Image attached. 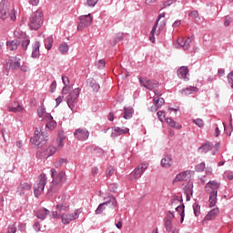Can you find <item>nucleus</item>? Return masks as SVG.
I'll return each instance as SVG.
<instances>
[{"instance_id":"f257e3e1","label":"nucleus","mask_w":233,"mask_h":233,"mask_svg":"<svg viewBox=\"0 0 233 233\" xmlns=\"http://www.w3.org/2000/svg\"><path fill=\"white\" fill-rule=\"evenodd\" d=\"M0 19L5 21V19L10 21H15V10L13 5H10L8 0H2L0 2Z\"/></svg>"},{"instance_id":"f03ea898","label":"nucleus","mask_w":233,"mask_h":233,"mask_svg":"<svg viewBox=\"0 0 233 233\" xmlns=\"http://www.w3.org/2000/svg\"><path fill=\"white\" fill-rule=\"evenodd\" d=\"M117 205V200L114 197H109V199L98 206L96 209V214H103L104 212H110L114 210Z\"/></svg>"},{"instance_id":"7ed1b4c3","label":"nucleus","mask_w":233,"mask_h":233,"mask_svg":"<svg viewBox=\"0 0 233 233\" xmlns=\"http://www.w3.org/2000/svg\"><path fill=\"white\" fill-rule=\"evenodd\" d=\"M43 25V12L36 11L29 18L28 26L31 30H39Z\"/></svg>"},{"instance_id":"20e7f679","label":"nucleus","mask_w":233,"mask_h":233,"mask_svg":"<svg viewBox=\"0 0 233 233\" xmlns=\"http://www.w3.org/2000/svg\"><path fill=\"white\" fill-rule=\"evenodd\" d=\"M79 94H81V89L76 87L71 91L66 98L67 106L70 110H72V112H74V108H76V105H77V98L79 97Z\"/></svg>"},{"instance_id":"39448f33","label":"nucleus","mask_w":233,"mask_h":233,"mask_svg":"<svg viewBox=\"0 0 233 233\" xmlns=\"http://www.w3.org/2000/svg\"><path fill=\"white\" fill-rule=\"evenodd\" d=\"M45 185H46V175L41 174L38 177L36 183L34 185V192L35 198H39L43 194L45 190Z\"/></svg>"},{"instance_id":"423d86ee","label":"nucleus","mask_w":233,"mask_h":233,"mask_svg":"<svg viewBox=\"0 0 233 233\" xmlns=\"http://www.w3.org/2000/svg\"><path fill=\"white\" fill-rule=\"evenodd\" d=\"M45 141H46L45 132L41 130V127H36L35 130V135L31 138V142L33 145H35V147H41V144L45 143Z\"/></svg>"},{"instance_id":"0eeeda50","label":"nucleus","mask_w":233,"mask_h":233,"mask_svg":"<svg viewBox=\"0 0 233 233\" xmlns=\"http://www.w3.org/2000/svg\"><path fill=\"white\" fill-rule=\"evenodd\" d=\"M82 213H83V209L81 208L76 209L74 214L63 213L61 215L62 223H64V225H68L70 221H74L75 219H77V218H79V214H82Z\"/></svg>"},{"instance_id":"6e6552de","label":"nucleus","mask_w":233,"mask_h":233,"mask_svg":"<svg viewBox=\"0 0 233 233\" xmlns=\"http://www.w3.org/2000/svg\"><path fill=\"white\" fill-rule=\"evenodd\" d=\"M55 201L57 203L56 205V210H59L60 212H65L68 211L70 208V202H68V199L66 197L62 196V199L56 198Z\"/></svg>"},{"instance_id":"1a4fd4ad","label":"nucleus","mask_w":233,"mask_h":233,"mask_svg":"<svg viewBox=\"0 0 233 233\" xmlns=\"http://www.w3.org/2000/svg\"><path fill=\"white\" fill-rule=\"evenodd\" d=\"M166 26L165 22H160V25L157 29V21L155 22V25L150 32L151 35L149 36V41H152L153 43H156V37L155 35H159L161 34V30H163ZM157 30V32H156Z\"/></svg>"},{"instance_id":"9d476101","label":"nucleus","mask_w":233,"mask_h":233,"mask_svg":"<svg viewBox=\"0 0 233 233\" xmlns=\"http://www.w3.org/2000/svg\"><path fill=\"white\" fill-rule=\"evenodd\" d=\"M92 15L90 14L81 15L80 16V23L78 24L77 30H83L86 28V26H90L92 25Z\"/></svg>"},{"instance_id":"9b49d317","label":"nucleus","mask_w":233,"mask_h":233,"mask_svg":"<svg viewBox=\"0 0 233 233\" xmlns=\"http://www.w3.org/2000/svg\"><path fill=\"white\" fill-rule=\"evenodd\" d=\"M140 85L144 86L147 90H154L159 85L158 81L151 80L148 78H139Z\"/></svg>"},{"instance_id":"f8f14e48","label":"nucleus","mask_w":233,"mask_h":233,"mask_svg":"<svg viewBox=\"0 0 233 233\" xmlns=\"http://www.w3.org/2000/svg\"><path fill=\"white\" fill-rule=\"evenodd\" d=\"M221 187V184L216 180H211L206 184L205 190L207 193H218V189Z\"/></svg>"},{"instance_id":"ddd939ff","label":"nucleus","mask_w":233,"mask_h":233,"mask_svg":"<svg viewBox=\"0 0 233 233\" xmlns=\"http://www.w3.org/2000/svg\"><path fill=\"white\" fill-rule=\"evenodd\" d=\"M74 136H76L79 141H86L90 136V133L88 130H86V128H78L75 131Z\"/></svg>"},{"instance_id":"4468645a","label":"nucleus","mask_w":233,"mask_h":233,"mask_svg":"<svg viewBox=\"0 0 233 233\" xmlns=\"http://www.w3.org/2000/svg\"><path fill=\"white\" fill-rule=\"evenodd\" d=\"M191 172L187 170L178 173L173 180V183H178L179 181H188L190 179Z\"/></svg>"},{"instance_id":"2eb2a0df","label":"nucleus","mask_w":233,"mask_h":233,"mask_svg":"<svg viewBox=\"0 0 233 233\" xmlns=\"http://www.w3.org/2000/svg\"><path fill=\"white\" fill-rule=\"evenodd\" d=\"M45 121H46V127L49 130H54L57 127V123L54 120L52 115L46 113L44 117Z\"/></svg>"},{"instance_id":"dca6fc26","label":"nucleus","mask_w":233,"mask_h":233,"mask_svg":"<svg viewBox=\"0 0 233 233\" xmlns=\"http://www.w3.org/2000/svg\"><path fill=\"white\" fill-rule=\"evenodd\" d=\"M177 43L178 46H181L184 50H188V48H190V44L192 43V38L187 37L184 40L183 37H178Z\"/></svg>"},{"instance_id":"f3484780","label":"nucleus","mask_w":233,"mask_h":233,"mask_svg":"<svg viewBox=\"0 0 233 233\" xmlns=\"http://www.w3.org/2000/svg\"><path fill=\"white\" fill-rule=\"evenodd\" d=\"M218 214H219V208H213L206 215V217L204 218L203 223H205V221H212L216 219Z\"/></svg>"},{"instance_id":"a211bd4d","label":"nucleus","mask_w":233,"mask_h":233,"mask_svg":"<svg viewBox=\"0 0 233 233\" xmlns=\"http://www.w3.org/2000/svg\"><path fill=\"white\" fill-rule=\"evenodd\" d=\"M39 48H41V44H39V42H35L33 44V49H32V57L34 59H37V57L41 56V51H39Z\"/></svg>"},{"instance_id":"6ab92c4d","label":"nucleus","mask_w":233,"mask_h":233,"mask_svg":"<svg viewBox=\"0 0 233 233\" xmlns=\"http://www.w3.org/2000/svg\"><path fill=\"white\" fill-rule=\"evenodd\" d=\"M177 76L179 77V79H188V67L181 66L177 70Z\"/></svg>"},{"instance_id":"aec40b11","label":"nucleus","mask_w":233,"mask_h":233,"mask_svg":"<svg viewBox=\"0 0 233 233\" xmlns=\"http://www.w3.org/2000/svg\"><path fill=\"white\" fill-rule=\"evenodd\" d=\"M31 188L32 184L24 182L18 187L17 192H19V194H25V192H28V190H30Z\"/></svg>"},{"instance_id":"412c9836","label":"nucleus","mask_w":233,"mask_h":233,"mask_svg":"<svg viewBox=\"0 0 233 233\" xmlns=\"http://www.w3.org/2000/svg\"><path fill=\"white\" fill-rule=\"evenodd\" d=\"M50 215V211L45 208H40L36 213L38 219H46V216Z\"/></svg>"},{"instance_id":"4be33fe9","label":"nucleus","mask_w":233,"mask_h":233,"mask_svg":"<svg viewBox=\"0 0 233 233\" xmlns=\"http://www.w3.org/2000/svg\"><path fill=\"white\" fill-rule=\"evenodd\" d=\"M210 150H212V144L210 142L205 143L198 148L199 154H208Z\"/></svg>"},{"instance_id":"5701e85b","label":"nucleus","mask_w":233,"mask_h":233,"mask_svg":"<svg viewBox=\"0 0 233 233\" xmlns=\"http://www.w3.org/2000/svg\"><path fill=\"white\" fill-rule=\"evenodd\" d=\"M161 167L164 168H170V167H172V157L167 156L162 158Z\"/></svg>"},{"instance_id":"b1692460","label":"nucleus","mask_w":233,"mask_h":233,"mask_svg":"<svg viewBox=\"0 0 233 233\" xmlns=\"http://www.w3.org/2000/svg\"><path fill=\"white\" fill-rule=\"evenodd\" d=\"M209 196V207H216V203H218V193L213 192V193H208Z\"/></svg>"},{"instance_id":"393cba45","label":"nucleus","mask_w":233,"mask_h":233,"mask_svg":"<svg viewBox=\"0 0 233 233\" xmlns=\"http://www.w3.org/2000/svg\"><path fill=\"white\" fill-rule=\"evenodd\" d=\"M6 46L8 50H10L11 52L14 50H17V47L19 46V41L17 40L7 41Z\"/></svg>"},{"instance_id":"a878e982","label":"nucleus","mask_w":233,"mask_h":233,"mask_svg":"<svg viewBox=\"0 0 233 233\" xmlns=\"http://www.w3.org/2000/svg\"><path fill=\"white\" fill-rule=\"evenodd\" d=\"M133 114H134V108L125 107L123 117H124V119H131Z\"/></svg>"},{"instance_id":"bb28decb","label":"nucleus","mask_w":233,"mask_h":233,"mask_svg":"<svg viewBox=\"0 0 233 233\" xmlns=\"http://www.w3.org/2000/svg\"><path fill=\"white\" fill-rule=\"evenodd\" d=\"M143 176V173L140 171L138 167L135 168V170L130 174V179L131 181H134V179H139Z\"/></svg>"},{"instance_id":"cd10ccee","label":"nucleus","mask_w":233,"mask_h":233,"mask_svg":"<svg viewBox=\"0 0 233 233\" xmlns=\"http://www.w3.org/2000/svg\"><path fill=\"white\" fill-rule=\"evenodd\" d=\"M63 179H65V172L60 171L56 177H55V179H53V183H55L56 185H59V183H61L63 181Z\"/></svg>"},{"instance_id":"c85d7f7f","label":"nucleus","mask_w":233,"mask_h":233,"mask_svg":"<svg viewBox=\"0 0 233 233\" xmlns=\"http://www.w3.org/2000/svg\"><path fill=\"white\" fill-rule=\"evenodd\" d=\"M54 45V38L52 36H48L45 39V47L46 50H52V46Z\"/></svg>"},{"instance_id":"c756f323","label":"nucleus","mask_w":233,"mask_h":233,"mask_svg":"<svg viewBox=\"0 0 233 233\" xmlns=\"http://www.w3.org/2000/svg\"><path fill=\"white\" fill-rule=\"evenodd\" d=\"M188 16L191 17L195 21V23H198L200 21L199 13L198 11H190L188 13Z\"/></svg>"},{"instance_id":"7c9ffc66","label":"nucleus","mask_w":233,"mask_h":233,"mask_svg":"<svg viewBox=\"0 0 233 233\" xmlns=\"http://www.w3.org/2000/svg\"><path fill=\"white\" fill-rule=\"evenodd\" d=\"M177 212H179L181 217V222H183V219H185V205H180L176 208Z\"/></svg>"},{"instance_id":"2f4dec72","label":"nucleus","mask_w":233,"mask_h":233,"mask_svg":"<svg viewBox=\"0 0 233 233\" xmlns=\"http://www.w3.org/2000/svg\"><path fill=\"white\" fill-rule=\"evenodd\" d=\"M166 122L168 124L169 127H172V128H181V126L176 123V121H174V119L172 118H167Z\"/></svg>"},{"instance_id":"473e14b6","label":"nucleus","mask_w":233,"mask_h":233,"mask_svg":"<svg viewBox=\"0 0 233 233\" xmlns=\"http://www.w3.org/2000/svg\"><path fill=\"white\" fill-rule=\"evenodd\" d=\"M57 150H59L58 148H56V147L51 146L49 147L46 151V156H54V154H56L57 152Z\"/></svg>"},{"instance_id":"72a5a7b5","label":"nucleus","mask_w":233,"mask_h":233,"mask_svg":"<svg viewBox=\"0 0 233 233\" xmlns=\"http://www.w3.org/2000/svg\"><path fill=\"white\" fill-rule=\"evenodd\" d=\"M9 112H23V110H25V108L23 107V106L21 105H17L16 106H9L8 107Z\"/></svg>"},{"instance_id":"f704fd0d","label":"nucleus","mask_w":233,"mask_h":233,"mask_svg":"<svg viewBox=\"0 0 233 233\" xmlns=\"http://www.w3.org/2000/svg\"><path fill=\"white\" fill-rule=\"evenodd\" d=\"M193 92H198V87L196 86H189L184 90H182V94L188 96V94H192Z\"/></svg>"},{"instance_id":"c9c22d12","label":"nucleus","mask_w":233,"mask_h":233,"mask_svg":"<svg viewBox=\"0 0 233 233\" xmlns=\"http://www.w3.org/2000/svg\"><path fill=\"white\" fill-rule=\"evenodd\" d=\"M19 61L20 59L15 58V61L10 64V67L13 68V70H17V68H20L21 63Z\"/></svg>"},{"instance_id":"e433bc0d","label":"nucleus","mask_w":233,"mask_h":233,"mask_svg":"<svg viewBox=\"0 0 233 233\" xmlns=\"http://www.w3.org/2000/svg\"><path fill=\"white\" fill-rule=\"evenodd\" d=\"M66 163H68L67 159L60 158L59 160L55 162V167L56 168H59V167H63V165H66Z\"/></svg>"},{"instance_id":"4c0bfd02","label":"nucleus","mask_w":233,"mask_h":233,"mask_svg":"<svg viewBox=\"0 0 233 233\" xmlns=\"http://www.w3.org/2000/svg\"><path fill=\"white\" fill-rule=\"evenodd\" d=\"M59 51L61 54H67L68 53V44L62 43L59 46Z\"/></svg>"},{"instance_id":"58836bf2","label":"nucleus","mask_w":233,"mask_h":233,"mask_svg":"<svg viewBox=\"0 0 233 233\" xmlns=\"http://www.w3.org/2000/svg\"><path fill=\"white\" fill-rule=\"evenodd\" d=\"M193 210L196 217L199 216V214H201V207L199 206V204H193Z\"/></svg>"},{"instance_id":"ea45409f","label":"nucleus","mask_w":233,"mask_h":233,"mask_svg":"<svg viewBox=\"0 0 233 233\" xmlns=\"http://www.w3.org/2000/svg\"><path fill=\"white\" fill-rule=\"evenodd\" d=\"M224 130L226 131L227 136H230L232 134V116L229 118V128L227 129L225 123H223Z\"/></svg>"},{"instance_id":"a19ab883","label":"nucleus","mask_w":233,"mask_h":233,"mask_svg":"<svg viewBox=\"0 0 233 233\" xmlns=\"http://www.w3.org/2000/svg\"><path fill=\"white\" fill-rule=\"evenodd\" d=\"M153 102H155L156 106L158 108H161L165 105V99L164 98H157V99L154 98Z\"/></svg>"},{"instance_id":"79ce46f5","label":"nucleus","mask_w":233,"mask_h":233,"mask_svg":"<svg viewBox=\"0 0 233 233\" xmlns=\"http://www.w3.org/2000/svg\"><path fill=\"white\" fill-rule=\"evenodd\" d=\"M165 228L167 232H172V229L174 228V226H172V222L170 221H165Z\"/></svg>"},{"instance_id":"37998d69","label":"nucleus","mask_w":233,"mask_h":233,"mask_svg":"<svg viewBox=\"0 0 233 233\" xmlns=\"http://www.w3.org/2000/svg\"><path fill=\"white\" fill-rule=\"evenodd\" d=\"M56 139H58V141L65 142V139H66V135H65V131H59Z\"/></svg>"},{"instance_id":"c03bdc74","label":"nucleus","mask_w":233,"mask_h":233,"mask_svg":"<svg viewBox=\"0 0 233 233\" xmlns=\"http://www.w3.org/2000/svg\"><path fill=\"white\" fill-rule=\"evenodd\" d=\"M129 129L125 127L124 129L121 127H116L115 128V132H116L117 134H128Z\"/></svg>"},{"instance_id":"a18cd8bd","label":"nucleus","mask_w":233,"mask_h":233,"mask_svg":"<svg viewBox=\"0 0 233 233\" xmlns=\"http://www.w3.org/2000/svg\"><path fill=\"white\" fill-rule=\"evenodd\" d=\"M137 168H138L139 171H140L142 174H144V173H145V170H147V169L148 168V164L143 163V164L139 165Z\"/></svg>"},{"instance_id":"49530a36","label":"nucleus","mask_w":233,"mask_h":233,"mask_svg":"<svg viewBox=\"0 0 233 233\" xmlns=\"http://www.w3.org/2000/svg\"><path fill=\"white\" fill-rule=\"evenodd\" d=\"M17 232V227H15L14 224L9 225L7 228V233H15Z\"/></svg>"},{"instance_id":"de8ad7c7","label":"nucleus","mask_w":233,"mask_h":233,"mask_svg":"<svg viewBox=\"0 0 233 233\" xmlns=\"http://www.w3.org/2000/svg\"><path fill=\"white\" fill-rule=\"evenodd\" d=\"M193 122L195 123V125H198V127H199L200 128L205 126V123L203 122V119H201V118H197V119L193 120Z\"/></svg>"},{"instance_id":"09e8293b","label":"nucleus","mask_w":233,"mask_h":233,"mask_svg":"<svg viewBox=\"0 0 233 233\" xmlns=\"http://www.w3.org/2000/svg\"><path fill=\"white\" fill-rule=\"evenodd\" d=\"M157 116L159 121H161V123H163V121L165 120V112L164 111H158L157 113Z\"/></svg>"},{"instance_id":"8fccbe9b","label":"nucleus","mask_w":233,"mask_h":233,"mask_svg":"<svg viewBox=\"0 0 233 233\" xmlns=\"http://www.w3.org/2000/svg\"><path fill=\"white\" fill-rule=\"evenodd\" d=\"M189 194H192V189L190 188V186L186 187L187 201H190V195Z\"/></svg>"},{"instance_id":"3c124183","label":"nucleus","mask_w":233,"mask_h":233,"mask_svg":"<svg viewBox=\"0 0 233 233\" xmlns=\"http://www.w3.org/2000/svg\"><path fill=\"white\" fill-rule=\"evenodd\" d=\"M106 65V62H105V59H100L98 62H96V66L98 68H105Z\"/></svg>"},{"instance_id":"603ef678","label":"nucleus","mask_w":233,"mask_h":233,"mask_svg":"<svg viewBox=\"0 0 233 233\" xmlns=\"http://www.w3.org/2000/svg\"><path fill=\"white\" fill-rule=\"evenodd\" d=\"M98 0H86V6H96L97 5Z\"/></svg>"},{"instance_id":"864d4df0","label":"nucleus","mask_w":233,"mask_h":233,"mask_svg":"<svg viewBox=\"0 0 233 233\" xmlns=\"http://www.w3.org/2000/svg\"><path fill=\"white\" fill-rule=\"evenodd\" d=\"M114 172H116V169H114L113 167H107L106 174L107 177H110V176H114Z\"/></svg>"},{"instance_id":"5fc2aeb1","label":"nucleus","mask_w":233,"mask_h":233,"mask_svg":"<svg viewBox=\"0 0 233 233\" xmlns=\"http://www.w3.org/2000/svg\"><path fill=\"white\" fill-rule=\"evenodd\" d=\"M65 147V142H63V140H58L56 138V148L58 150H61V148H63Z\"/></svg>"},{"instance_id":"6e6d98bb","label":"nucleus","mask_w":233,"mask_h":233,"mask_svg":"<svg viewBox=\"0 0 233 233\" xmlns=\"http://www.w3.org/2000/svg\"><path fill=\"white\" fill-rule=\"evenodd\" d=\"M28 45H30V39L23 40L22 48H24V50H26L28 48Z\"/></svg>"},{"instance_id":"4d7b16f0","label":"nucleus","mask_w":233,"mask_h":233,"mask_svg":"<svg viewBox=\"0 0 233 233\" xmlns=\"http://www.w3.org/2000/svg\"><path fill=\"white\" fill-rule=\"evenodd\" d=\"M197 172H203L205 170V163H200L196 167Z\"/></svg>"},{"instance_id":"13d9d810","label":"nucleus","mask_w":233,"mask_h":233,"mask_svg":"<svg viewBox=\"0 0 233 233\" xmlns=\"http://www.w3.org/2000/svg\"><path fill=\"white\" fill-rule=\"evenodd\" d=\"M174 218V213L169 211L167 214V217H166V219L165 221H170L172 222V219Z\"/></svg>"},{"instance_id":"bf43d9fd","label":"nucleus","mask_w":233,"mask_h":233,"mask_svg":"<svg viewBox=\"0 0 233 233\" xmlns=\"http://www.w3.org/2000/svg\"><path fill=\"white\" fill-rule=\"evenodd\" d=\"M91 85L94 92H99V88H100L99 84L96 82H92Z\"/></svg>"},{"instance_id":"052dcab7","label":"nucleus","mask_w":233,"mask_h":233,"mask_svg":"<svg viewBox=\"0 0 233 233\" xmlns=\"http://www.w3.org/2000/svg\"><path fill=\"white\" fill-rule=\"evenodd\" d=\"M62 81L65 86H68V85H70V79L68 78V76H63Z\"/></svg>"},{"instance_id":"680f3d73","label":"nucleus","mask_w":233,"mask_h":233,"mask_svg":"<svg viewBox=\"0 0 233 233\" xmlns=\"http://www.w3.org/2000/svg\"><path fill=\"white\" fill-rule=\"evenodd\" d=\"M177 0H166L164 1V7L170 6L173 3H176Z\"/></svg>"},{"instance_id":"e2e57ef3","label":"nucleus","mask_w":233,"mask_h":233,"mask_svg":"<svg viewBox=\"0 0 233 233\" xmlns=\"http://www.w3.org/2000/svg\"><path fill=\"white\" fill-rule=\"evenodd\" d=\"M63 99H65V96H59L56 99V106H59V105H61V103H63Z\"/></svg>"},{"instance_id":"0e129e2a","label":"nucleus","mask_w":233,"mask_h":233,"mask_svg":"<svg viewBox=\"0 0 233 233\" xmlns=\"http://www.w3.org/2000/svg\"><path fill=\"white\" fill-rule=\"evenodd\" d=\"M45 107H40L38 110H37V114H38V116L39 117H43V116H45Z\"/></svg>"},{"instance_id":"69168bd1","label":"nucleus","mask_w":233,"mask_h":233,"mask_svg":"<svg viewBox=\"0 0 233 233\" xmlns=\"http://www.w3.org/2000/svg\"><path fill=\"white\" fill-rule=\"evenodd\" d=\"M99 172V168L97 167H94L91 169L92 176L96 177L97 176V173Z\"/></svg>"},{"instance_id":"338daca9","label":"nucleus","mask_w":233,"mask_h":233,"mask_svg":"<svg viewBox=\"0 0 233 233\" xmlns=\"http://www.w3.org/2000/svg\"><path fill=\"white\" fill-rule=\"evenodd\" d=\"M58 210V209H57ZM52 216H53V218H59V217L61 216V211L60 210H58V211H53L52 212Z\"/></svg>"},{"instance_id":"774afa93","label":"nucleus","mask_w":233,"mask_h":233,"mask_svg":"<svg viewBox=\"0 0 233 233\" xmlns=\"http://www.w3.org/2000/svg\"><path fill=\"white\" fill-rule=\"evenodd\" d=\"M51 177H53V179H56V177H57V170H56L55 168H52Z\"/></svg>"}]
</instances>
